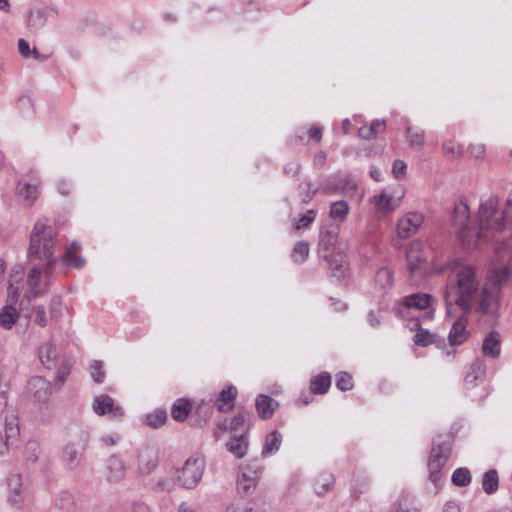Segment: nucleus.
<instances>
[{
    "instance_id": "8fccbe9b",
    "label": "nucleus",
    "mask_w": 512,
    "mask_h": 512,
    "mask_svg": "<svg viewBox=\"0 0 512 512\" xmlns=\"http://www.w3.org/2000/svg\"><path fill=\"white\" fill-rule=\"evenodd\" d=\"M44 17L40 10L31 11L28 16V25L32 28H39L44 24Z\"/></svg>"
},
{
    "instance_id": "0eeeda50",
    "label": "nucleus",
    "mask_w": 512,
    "mask_h": 512,
    "mask_svg": "<svg viewBox=\"0 0 512 512\" xmlns=\"http://www.w3.org/2000/svg\"><path fill=\"white\" fill-rule=\"evenodd\" d=\"M261 475V468L256 464H248L241 470L237 478V491L244 495H250L258 484Z\"/></svg>"
},
{
    "instance_id": "a18cd8bd",
    "label": "nucleus",
    "mask_w": 512,
    "mask_h": 512,
    "mask_svg": "<svg viewBox=\"0 0 512 512\" xmlns=\"http://www.w3.org/2000/svg\"><path fill=\"white\" fill-rule=\"evenodd\" d=\"M376 282L382 287L385 288L392 284V274L391 272L383 267L380 268L376 273Z\"/></svg>"
},
{
    "instance_id": "9b49d317",
    "label": "nucleus",
    "mask_w": 512,
    "mask_h": 512,
    "mask_svg": "<svg viewBox=\"0 0 512 512\" xmlns=\"http://www.w3.org/2000/svg\"><path fill=\"white\" fill-rule=\"evenodd\" d=\"M423 222V216L416 212H409L397 224V233L400 238H409L414 235Z\"/></svg>"
},
{
    "instance_id": "13d9d810",
    "label": "nucleus",
    "mask_w": 512,
    "mask_h": 512,
    "mask_svg": "<svg viewBox=\"0 0 512 512\" xmlns=\"http://www.w3.org/2000/svg\"><path fill=\"white\" fill-rule=\"evenodd\" d=\"M357 185L351 180H345V183L343 184L341 188V193L345 195H353L356 191Z\"/></svg>"
},
{
    "instance_id": "09e8293b",
    "label": "nucleus",
    "mask_w": 512,
    "mask_h": 512,
    "mask_svg": "<svg viewBox=\"0 0 512 512\" xmlns=\"http://www.w3.org/2000/svg\"><path fill=\"white\" fill-rule=\"evenodd\" d=\"M21 485V476L19 474H13L8 477L7 486L10 491L14 492L16 497L20 495Z\"/></svg>"
},
{
    "instance_id": "7ed1b4c3",
    "label": "nucleus",
    "mask_w": 512,
    "mask_h": 512,
    "mask_svg": "<svg viewBox=\"0 0 512 512\" xmlns=\"http://www.w3.org/2000/svg\"><path fill=\"white\" fill-rule=\"evenodd\" d=\"M499 199L496 196H490L481 201L478 209V228L479 240L489 241L495 232L505 229L504 219L511 217L512 195L506 201L505 209L498 210Z\"/></svg>"
},
{
    "instance_id": "20e7f679",
    "label": "nucleus",
    "mask_w": 512,
    "mask_h": 512,
    "mask_svg": "<svg viewBox=\"0 0 512 512\" xmlns=\"http://www.w3.org/2000/svg\"><path fill=\"white\" fill-rule=\"evenodd\" d=\"M450 223L463 249L473 250L479 241V234L470 222V211L465 201L455 203Z\"/></svg>"
},
{
    "instance_id": "e2e57ef3",
    "label": "nucleus",
    "mask_w": 512,
    "mask_h": 512,
    "mask_svg": "<svg viewBox=\"0 0 512 512\" xmlns=\"http://www.w3.org/2000/svg\"><path fill=\"white\" fill-rule=\"evenodd\" d=\"M68 374H69V368L67 366L63 365L62 367H60L58 369L56 380L60 384H63L64 381L66 380V377H67Z\"/></svg>"
},
{
    "instance_id": "2eb2a0df",
    "label": "nucleus",
    "mask_w": 512,
    "mask_h": 512,
    "mask_svg": "<svg viewBox=\"0 0 512 512\" xmlns=\"http://www.w3.org/2000/svg\"><path fill=\"white\" fill-rule=\"evenodd\" d=\"M125 476L123 461L117 456H111L107 462V480L110 483H118Z\"/></svg>"
},
{
    "instance_id": "052dcab7",
    "label": "nucleus",
    "mask_w": 512,
    "mask_h": 512,
    "mask_svg": "<svg viewBox=\"0 0 512 512\" xmlns=\"http://www.w3.org/2000/svg\"><path fill=\"white\" fill-rule=\"evenodd\" d=\"M359 136L363 139L370 140L375 138V133L373 132V128L369 127H361L359 129Z\"/></svg>"
},
{
    "instance_id": "680f3d73",
    "label": "nucleus",
    "mask_w": 512,
    "mask_h": 512,
    "mask_svg": "<svg viewBox=\"0 0 512 512\" xmlns=\"http://www.w3.org/2000/svg\"><path fill=\"white\" fill-rule=\"evenodd\" d=\"M61 501L64 502L61 505V508L65 509L66 511H69L70 508L73 506V503H74L72 496L70 494H68V493H63L62 494Z\"/></svg>"
},
{
    "instance_id": "4468645a",
    "label": "nucleus",
    "mask_w": 512,
    "mask_h": 512,
    "mask_svg": "<svg viewBox=\"0 0 512 512\" xmlns=\"http://www.w3.org/2000/svg\"><path fill=\"white\" fill-rule=\"evenodd\" d=\"M158 451L155 448L147 447L143 449L138 457V468L141 474H150L158 464Z\"/></svg>"
},
{
    "instance_id": "7c9ffc66",
    "label": "nucleus",
    "mask_w": 512,
    "mask_h": 512,
    "mask_svg": "<svg viewBox=\"0 0 512 512\" xmlns=\"http://www.w3.org/2000/svg\"><path fill=\"white\" fill-rule=\"evenodd\" d=\"M373 202L378 211L389 214L396 208L395 200L392 196H388L385 193H381L379 195H375L373 197Z\"/></svg>"
},
{
    "instance_id": "603ef678",
    "label": "nucleus",
    "mask_w": 512,
    "mask_h": 512,
    "mask_svg": "<svg viewBox=\"0 0 512 512\" xmlns=\"http://www.w3.org/2000/svg\"><path fill=\"white\" fill-rule=\"evenodd\" d=\"M35 314V323L41 327H45L47 325V317L46 312L43 306H37L33 309Z\"/></svg>"
},
{
    "instance_id": "f704fd0d",
    "label": "nucleus",
    "mask_w": 512,
    "mask_h": 512,
    "mask_svg": "<svg viewBox=\"0 0 512 512\" xmlns=\"http://www.w3.org/2000/svg\"><path fill=\"white\" fill-rule=\"evenodd\" d=\"M348 212L349 206L346 201H336L331 204L329 216L335 221L343 222L346 219Z\"/></svg>"
},
{
    "instance_id": "423d86ee",
    "label": "nucleus",
    "mask_w": 512,
    "mask_h": 512,
    "mask_svg": "<svg viewBox=\"0 0 512 512\" xmlns=\"http://www.w3.org/2000/svg\"><path fill=\"white\" fill-rule=\"evenodd\" d=\"M450 453L447 443L433 441L428 460L429 479L437 485L441 479V469L446 464Z\"/></svg>"
},
{
    "instance_id": "c03bdc74",
    "label": "nucleus",
    "mask_w": 512,
    "mask_h": 512,
    "mask_svg": "<svg viewBox=\"0 0 512 512\" xmlns=\"http://www.w3.org/2000/svg\"><path fill=\"white\" fill-rule=\"evenodd\" d=\"M40 446L36 441H28L25 446V455L27 461L35 462L38 459Z\"/></svg>"
},
{
    "instance_id": "473e14b6",
    "label": "nucleus",
    "mask_w": 512,
    "mask_h": 512,
    "mask_svg": "<svg viewBox=\"0 0 512 512\" xmlns=\"http://www.w3.org/2000/svg\"><path fill=\"white\" fill-rule=\"evenodd\" d=\"M191 411V404L185 399H178L172 407V417L174 420L182 422L184 421Z\"/></svg>"
},
{
    "instance_id": "c756f323",
    "label": "nucleus",
    "mask_w": 512,
    "mask_h": 512,
    "mask_svg": "<svg viewBox=\"0 0 512 512\" xmlns=\"http://www.w3.org/2000/svg\"><path fill=\"white\" fill-rule=\"evenodd\" d=\"M23 268L19 267L18 270L10 274L8 281V296L12 302H16L19 297L18 283L23 280Z\"/></svg>"
},
{
    "instance_id": "bf43d9fd",
    "label": "nucleus",
    "mask_w": 512,
    "mask_h": 512,
    "mask_svg": "<svg viewBox=\"0 0 512 512\" xmlns=\"http://www.w3.org/2000/svg\"><path fill=\"white\" fill-rule=\"evenodd\" d=\"M301 166L299 163L287 164L284 168V172L287 175L296 176L299 174Z\"/></svg>"
},
{
    "instance_id": "774afa93",
    "label": "nucleus",
    "mask_w": 512,
    "mask_h": 512,
    "mask_svg": "<svg viewBox=\"0 0 512 512\" xmlns=\"http://www.w3.org/2000/svg\"><path fill=\"white\" fill-rule=\"evenodd\" d=\"M177 512H200L198 509L193 508L192 506L188 505L187 503L183 502L179 505Z\"/></svg>"
},
{
    "instance_id": "79ce46f5",
    "label": "nucleus",
    "mask_w": 512,
    "mask_h": 512,
    "mask_svg": "<svg viewBox=\"0 0 512 512\" xmlns=\"http://www.w3.org/2000/svg\"><path fill=\"white\" fill-rule=\"evenodd\" d=\"M18 49L20 54L25 58L33 57L37 60L41 59L39 51L36 48L30 49L29 43L24 39L18 41Z\"/></svg>"
},
{
    "instance_id": "9d476101",
    "label": "nucleus",
    "mask_w": 512,
    "mask_h": 512,
    "mask_svg": "<svg viewBox=\"0 0 512 512\" xmlns=\"http://www.w3.org/2000/svg\"><path fill=\"white\" fill-rule=\"evenodd\" d=\"M27 390L38 403H46L52 393L50 382L40 376L28 381Z\"/></svg>"
},
{
    "instance_id": "6ab92c4d",
    "label": "nucleus",
    "mask_w": 512,
    "mask_h": 512,
    "mask_svg": "<svg viewBox=\"0 0 512 512\" xmlns=\"http://www.w3.org/2000/svg\"><path fill=\"white\" fill-rule=\"evenodd\" d=\"M236 396L237 390L234 386H228L223 389L216 400L217 408L222 412H227L232 409Z\"/></svg>"
},
{
    "instance_id": "37998d69",
    "label": "nucleus",
    "mask_w": 512,
    "mask_h": 512,
    "mask_svg": "<svg viewBox=\"0 0 512 512\" xmlns=\"http://www.w3.org/2000/svg\"><path fill=\"white\" fill-rule=\"evenodd\" d=\"M90 374L96 383H102L105 376L103 362L100 360H94L90 365Z\"/></svg>"
},
{
    "instance_id": "f257e3e1",
    "label": "nucleus",
    "mask_w": 512,
    "mask_h": 512,
    "mask_svg": "<svg viewBox=\"0 0 512 512\" xmlns=\"http://www.w3.org/2000/svg\"><path fill=\"white\" fill-rule=\"evenodd\" d=\"M502 262L494 264L487 272L483 286L479 287L474 268L453 264L446 284V315L454 319L448 335L451 346L463 344L468 336V317L475 307L481 315L496 317L501 308L502 287L512 277L511 257L505 249H499Z\"/></svg>"
},
{
    "instance_id": "a878e982",
    "label": "nucleus",
    "mask_w": 512,
    "mask_h": 512,
    "mask_svg": "<svg viewBox=\"0 0 512 512\" xmlns=\"http://www.w3.org/2000/svg\"><path fill=\"white\" fill-rule=\"evenodd\" d=\"M322 258L327 261L330 269L332 270V274L335 277H340L343 275L345 267V260L343 255L334 254V253H324L322 254Z\"/></svg>"
},
{
    "instance_id": "e433bc0d",
    "label": "nucleus",
    "mask_w": 512,
    "mask_h": 512,
    "mask_svg": "<svg viewBox=\"0 0 512 512\" xmlns=\"http://www.w3.org/2000/svg\"><path fill=\"white\" fill-rule=\"evenodd\" d=\"M414 342L419 346H428L433 343H444V339H438L435 334H431L429 331L425 329H419L416 335L414 336Z\"/></svg>"
},
{
    "instance_id": "b1692460",
    "label": "nucleus",
    "mask_w": 512,
    "mask_h": 512,
    "mask_svg": "<svg viewBox=\"0 0 512 512\" xmlns=\"http://www.w3.org/2000/svg\"><path fill=\"white\" fill-rule=\"evenodd\" d=\"M482 351L485 355L496 358L500 354L499 334L495 331L489 333L482 344Z\"/></svg>"
},
{
    "instance_id": "49530a36",
    "label": "nucleus",
    "mask_w": 512,
    "mask_h": 512,
    "mask_svg": "<svg viewBox=\"0 0 512 512\" xmlns=\"http://www.w3.org/2000/svg\"><path fill=\"white\" fill-rule=\"evenodd\" d=\"M406 132L409 134L408 142L410 146L415 147H422L424 144V132L423 131H412L411 127H407Z\"/></svg>"
},
{
    "instance_id": "393cba45",
    "label": "nucleus",
    "mask_w": 512,
    "mask_h": 512,
    "mask_svg": "<svg viewBox=\"0 0 512 512\" xmlns=\"http://www.w3.org/2000/svg\"><path fill=\"white\" fill-rule=\"evenodd\" d=\"M432 299V296L429 294L417 293L405 297L404 303L408 308L424 310L430 306Z\"/></svg>"
},
{
    "instance_id": "69168bd1",
    "label": "nucleus",
    "mask_w": 512,
    "mask_h": 512,
    "mask_svg": "<svg viewBox=\"0 0 512 512\" xmlns=\"http://www.w3.org/2000/svg\"><path fill=\"white\" fill-rule=\"evenodd\" d=\"M131 512H150V509L145 503L134 502L132 505Z\"/></svg>"
},
{
    "instance_id": "338daca9",
    "label": "nucleus",
    "mask_w": 512,
    "mask_h": 512,
    "mask_svg": "<svg viewBox=\"0 0 512 512\" xmlns=\"http://www.w3.org/2000/svg\"><path fill=\"white\" fill-rule=\"evenodd\" d=\"M442 512H460V508L455 502L450 501L444 505Z\"/></svg>"
},
{
    "instance_id": "c9c22d12",
    "label": "nucleus",
    "mask_w": 512,
    "mask_h": 512,
    "mask_svg": "<svg viewBox=\"0 0 512 512\" xmlns=\"http://www.w3.org/2000/svg\"><path fill=\"white\" fill-rule=\"evenodd\" d=\"M80 249V246L77 242H73L71 244V247H68L66 249V263L69 265H72L76 268H81L85 264V260L77 255L78 250Z\"/></svg>"
},
{
    "instance_id": "6e6d98bb",
    "label": "nucleus",
    "mask_w": 512,
    "mask_h": 512,
    "mask_svg": "<svg viewBox=\"0 0 512 512\" xmlns=\"http://www.w3.org/2000/svg\"><path fill=\"white\" fill-rule=\"evenodd\" d=\"M444 154L447 156H457L460 154V148L457 147L453 142H446L443 144Z\"/></svg>"
},
{
    "instance_id": "0e129e2a",
    "label": "nucleus",
    "mask_w": 512,
    "mask_h": 512,
    "mask_svg": "<svg viewBox=\"0 0 512 512\" xmlns=\"http://www.w3.org/2000/svg\"><path fill=\"white\" fill-rule=\"evenodd\" d=\"M386 123L383 120H374L370 127L373 128V132L375 133V136L379 133L385 130Z\"/></svg>"
},
{
    "instance_id": "4d7b16f0",
    "label": "nucleus",
    "mask_w": 512,
    "mask_h": 512,
    "mask_svg": "<svg viewBox=\"0 0 512 512\" xmlns=\"http://www.w3.org/2000/svg\"><path fill=\"white\" fill-rule=\"evenodd\" d=\"M226 512H258V510L245 504H236L227 507Z\"/></svg>"
},
{
    "instance_id": "aec40b11",
    "label": "nucleus",
    "mask_w": 512,
    "mask_h": 512,
    "mask_svg": "<svg viewBox=\"0 0 512 512\" xmlns=\"http://www.w3.org/2000/svg\"><path fill=\"white\" fill-rule=\"evenodd\" d=\"M38 356L43 366L51 369L55 364L58 352L53 343L46 342L39 347Z\"/></svg>"
},
{
    "instance_id": "a211bd4d",
    "label": "nucleus",
    "mask_w": 512,
    "mask_h": 512,
    "mask_svg": "<svg viewBox=\"0 0 512 512\" xmlns=\"http://www.w3.org/2000/svg\"><path fill=\"white\" fill-rule=\"evenodd\" d=\"M486 374V365L484 360L476 359L472 362L469 372L465 376V383L474 386L477 381H483Z\"/></svg>"
},
{
    "instance_id": "72a5a7b5",
    "label": "nucleus",
    "mask_w": 512,
    "mask_h": 512,
    "mask_svg": "<svg viewBox=\"0 0 512 512\" xmlns=\"http://www.w3.org/2000/svg\"><path fill=\"white\" fill-rule=\"evenodd\" d=\"M335 483V479L330 474H321L315 480V492L318 496L325 495L330 491Z\"/></svg>"
},
{
    "instance_id": "c85d7f7f",
    "label": "nucleus",
    "mask_w": 512,
    "mask_h": 512,
    "mask_svg": "<svg viewBox=\"0 0 512 512\" xmlns=\"http://www.w3.org/2000/svg\"><path fill=\"white\" fill-rule=\"evenodd\" d=\"M10 302V304L3 307V309L0 311V325L4 329H11L19 316L16 308L13 306L14 302L11 300Z\"/></svg>"
},
{
    "instance_id": "864d4df0",
    "label": "nucleus",
    "mask_w": 512,
    "mask_h": 512,
    "mask_svg": "<svg viewBox=\"0 0 512 512\" xmlns=\"http://www.w3.org/2000/svg\"><path fill=\"white\" fill-rule=\"evenodd\" d=\"M248 415L245 413H239L231 421V431L236 432L244 423L248 420Z\"/></svg>"
},
{
    "instance_id": "f3484780",
    "label": "nucleus",
    "mask_w": 512,
    "mask_h": 512,
    "mask_svg": "<svg viewBox=\"0 0 512 512\" xmlns=\"http://www.w3.org/2000/svg\"><path fill=\"white\" fill-rule=\"evenodd\" d=\"M256 409L261 419H269L273 416L278 403L268 395H259L256 399Z\"/></svg>"
},
{
    "instance_id": "2f4dec72",
    "label": "nucleus",
    "mask_w": 512,
    "mask_h": 512,
    "mask_svg": "<svg viewBox=\"0 0 512 512\" xmlns=\"http://www.w3.org/2000/svg\"><path fill=\"white\" fill-rule=\"evenodd\" d=\"M282 442V435L278 431H273L267 435L262 450V455L267 456L279 450Z\"/></svg>"
},
{
    "instance_id": "cd10ccee",
    "label": "nucleus",
    "mask_w": 512,
    "mask_h": 512,
    "mask_svg": "<svg viewBox=\"0 0 512 512\" xmlns=\"http://www.w3.org/2000/svg\"><path fill=\"white\" fill-rule=\"evenodd\" d=\"M331 385V376L327 372H322L311 380L310 389L313 394H324Z\"/></svg>"
},
{
    "instance_id": "4be33fe9",
    "label": "nucleus",
    "mask_w": 512,
    "mask_h": 512,
    "mask_svg": "<svg viewBox=\"0 0 512 512\" xmlns=\"http://www.w3.org/2000/svg\"><path fill=\"white\" fill-rule=\"evenodd\" d=\"M499 488V475L496 469L487 470L482 477V489L487 495L495 494Z\"/></svg>"
},
{
    "instance_id": "de8ad7c7",
    "label": "nucleus",
    "mask_w": 512,
    "mask_h": 512,
    "mask_svg": "<svg viewBox=\"0 0 512 512\" xmlns=\"http://www.w3.org/2000/svg\"><path fill=\"white\" fill-rule=\"evenodd\" d=\"M316 212L314 210H308L305 214L301 215L295 223V229L299 230L307 228L315 219Z\"/></svg>"
},
{
    "instance_id": "1a4fd4ad",
    "label": "nucleus",
    "mask_w": 512,
    "mask_h": 512,
    "mask_svg": "<svg viewBox=\"0 0 512 512\" xmlns=\"http://www.w3.org/2000/svg\"><path fill=\"white\" fill-rule=\"evenodd\" d=\"M406 260L410 275L423 274L426 270V258L423 252V246L419 241H413L406 252Z\"/></svg>"
},
{
    "instance_id": "bb28decb",
    "label": "nucleus",
    "mask_w": 512,
    "mask_h": 512,
    "mask_svg": "<svg viewBox=\"0 0 512 512\" xmlns=\"http://www.w3.org/2000/svg\"><path fill=\"white\" fill-rule=\"evenodd\" d=\"M17 196L25 203V205L30 206L38 196L37 187L29 183L22 184L19 182L17 187Z\"/></svg>"
},
{
    "instance_id": "58836bf2",
    "label": "nucleus",
    "mask_w": 512,
    "mask_h": 512,
    "mask_svg": "<svg viewBox=\"0 0 512 512\" xmlns=\"http://www.w3.org/2000/svg\"><path fill=\"white\" fill-rule=\"evenodd\" d=\"M309 255V244L305 241L297 242L292 251L295 262L303 263Z\"/></svg>"
},
{
    "instance_id": "a19ab883",
    "label": "nucleus",
    "mask_w": 512,
    "mask_h": 512,
    "mask_svg": "<svg viewBox=\"0 0 512 512\" xmlns=\"http://www.w3.org/2000/svg\"><path fill=\"white\" fill-rule=\"evenodd\" d=\"M336 387L341 391H348L353 388L352 376L347 372L337 374Z\"/></svg>"
},
{
    "instance_id": "5701e85b",
    "label": "nucleus",
    "mask_w": 512,
    "mask_h": 512,
    "mask_svg": "<svg viewBox=\"0 0 512 512\" xmlns=\"http://www.w3.org/2000/svg\"><path fill=\"white\" fill-rule=\"evenodd\" d=\"M43 271V265L33 264L27 276V284L29 286V296L36 298L40 294L38 288L39 279Z\"/></svg>"
},
{
    "instance_id": "ea45409f",
    "label": "nucleus",
    "mask_w": 512,
    "mask_h": 512,
    "mask_svg": "<svg viewBox=\"0 0 512 512\" xmlns=\"http://www.w3.org/2000/svg\"><path fill=\"white\" fill-rule=\"evenodd\" d=\"M452 482L456 486H467L471 482V473L467 468H458L452 474Z\"/></svg>"
},
{
    "instance_id": "dca6fc26",
    "label": "nucleus",
    "mask_w": 512,
    "mask_h": 512,
    "mask_svg": "<svg viewBox=\"0 0 512 512\" xmlns=\"http://www.w3.org/2000/svg\"><path fill=\"white\" fill-rule=\"evenodd\" d=\"M338 239V227L330 230L321 231L318 243L319 253H333V249Z\"/></svg>"
},
{
    "instance_id": "5fc2aeb1",
    "label": "nucleus",
    "mask_w": 512,
    "mask_h": 512,
    "mask_svg": "<svg viewBox=\"0 0 512 512\" xmlns=\"http://www.w3.org/2000/svg\"><path fill=\"white\" fill-rule=\"evenodd\" d=\"M299 188L305 192V197L303 198V201L305 203L309 202L313 196L316 193V190H311V184L309 181L303 182L300 184Z\"/></svg>"
},
{
    "instance_id": "6e6552de",
    "label": "nucleus",
    "mask_w": 512,
    "mask_h": 512,
    "mask_svg": "<svg viewBox=\"0 0 512 512\" xmlns=\"http://www.w3.org/2000/svg\"><path fill=\"white\" fill-rule=\"evenodd\" d=\"M20 430L18 421L15 416L6 418L4 433H0V455H4L8 451L18 448Z\"/></svg>"
},
{
    "instance_id": "39448f33",
    "label": "nucleus",
    "mask_w": 512,
    "mask_h": 512,
    "mask_svg": "<svg viewBox=\"0 0 512 512\" xmlns=\"http://www.w3.org/2000/svg\"><path fill=\"white\" fill-rule=\"evenodd\" d=\"M205 460L202 457L188 458L183 467L177 470L176 480L185 489H194L203 477Z\"/></svg>"
},
{
    "instance_id": "3c124183",
    "label": "nucleus",
    "mask_w": 512,
    "mask_h": 512,
    "mask_svg": "<svg viewBox=\"0 0 512 512\" xmlns=\"http://www.w3.org/2000/svg\"><path fill=\"white\" fill-rule=\"evenodd\" d=\"M407 165L402 160H396L393 163L392 173L396 179H402L406 175Z\"/></svg>"
},
{
    "instance_id": "412c9836",
    "label": "nucleus",
    "mask_w": 512,
    "mask_h": 512,
    "mask_svg": "<svg viewBox=\"0 0 512 512\" xmlns=\"http://www.w3.org/2000/svg\"><path fill=\"white\" fill-rule=\"evenodd\" d=\"M247 448L248 441L243 434H234L232 439L227 443L228 451L235 455L238 459H241L246 455Z\"/></svg>"
},
{
    "instance_id": "4c0bfd02",
    "label": "nucleus",
    "mask_w": 512,
    "mask_h": 512,
    "mask_svg": "<svg viewBox=\"0 0 512 512\" xmlns=\"http://www.w3.org/2000/svg\"><path fill=\"white\" fill-rule=\"evenodd\" d=\"M167 420V413L165 410L158 409L145 416V423L151 428L157 429L165 424Z\"/></svg>"
},
{
    "instance_id": "ddd939ff",
    "label": "nucleus",
    "mask_w": 512,
    "mask_h": 512,
    "mask_svg": "<svg viewBox=\"0 0 512 512\" xmlns=\"http://www.w3.org/2000/svg\"><path fill=\"white\" fill-rule=\"evenodd\" d=\"M93 410L97 415L111 414L115 418H121L124 412L121 407L114 405V400L106 394L97 396L93 402Z\"/></svg>"
},
{
    "instance_id": "f8f14e48",
    "label": "nucleus",
    "mask_w": 512,
    "mask_h": 512,
    "mask_svg": "<svg viewBox=\"0 0 512 512\" xmlns=\"http://www.w3.org/2000/svg\"><path fill=\"white\" fill-rule=\"evenodd\" d=\"M87 439L82 442L68 443L63 452V461L68 469H75L81 462Z\"/></svg>"
},
{
    "instance_id": "f03ea898",
    "label": "nucleus",
    "mask_w": 512,
    "mask_h": 512,
    "mask_svg": "<svg viewBox=\"0 0 512 512\" xmlns=\"http://www.w3.org/2000/svg\"><path fill=\"white\" fill-rule=\"evenodd\" d=\"M56 231L52 226L38 221L31 232L27 257L31 264L43 265V271L49 278L54 271L56 258L54 246Z\"/></svg>"
}]
</instances>
